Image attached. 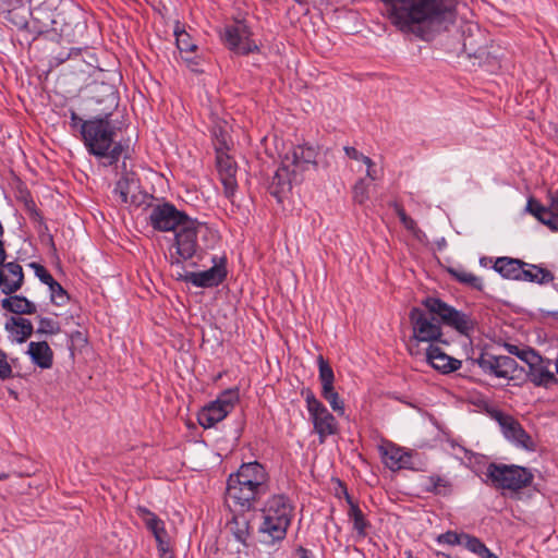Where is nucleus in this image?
<instances>
[{
	"instance_id": "39448f33",
	"label": "nucleus",
	"mask_w": 558,
	"mask_h": 558,
	"mask_svg": "<svg viewBox=\"0 0 558 558\" xmlns=\"http://www.w3.org/2000/svg\"><path fill=\"white\" fill-rule=\"evenodd\" d=\"M318 148L312 145L291 146L281 157L280 167L275 172L270 189L271 194L280 197L290 191L293 183L301 182L304 172L317 165Z\"/></svg>"
},
{
	"instance_id": "58836bf2",
	"label": "nucleus",
	"mask_w": 558,
	"mask_h": 558,
	"mask_svg": "<svg viewBox=\"0 0 558 558\" xmlns=\"http://www.w3.org/2000/svg\"><path fill=\"white\" fill-rule=\"evenodd\" d=\"M353 198L359 204H364L368 199V184L364 179H360L353 187Z\"/></svg>"
},
{
	"instance_id": "6ab92c4d",
	"label": "nucleus",
	"mask_w": 558,
	"mask_h": 558,
	"mask_svg": "<svg viewBox=\"0 0 558 558\" xmlns=\"http://www.w3.org/2000/svg\"><path fill=\"white\" fill-rule=\"evenodd\" d=\"M557 202L558 195L551 197L549 206H544L537 199L531 197L526 203L525 209L541 223L547 226L553 232H558V213L555 209Z\"/></svg>"
},
{
	"instance_id": "3c124183",
	"label": "nucleus",
	"mask_w": 558,
	"mask_h": 558,
	"mask_svg": "<svg viewBox=\"0 0 558 558\" xmlns=\"http://www.w3.org/2000/svg\"><path fill=\"white\" fill-rule=\"evenodd\" d=\"M337 391L333 388V383H330V384L324 383V384H322V396L324 397V399H327L330 395H333Z\"/></svg>"
},
{
	"instance_id": "13d9d810",
	"label": "nucleus",
	"mask_w": 558,
	"mask_h": 558,
	"mask_svg": "<svg viewBox=\"0 0 558 558\" xmlns=\"http://www.w3.org/2000/svg\"><path fill=\"white\" fill-rule=\"evenodd\" d=\"M551 316H553V317H555V318H558V311L554 312V313L551 314Z\"/></svg>"
},
{
	"instance_id": "6e6d98bb",
	"label": "nucleus",
	"mask_w": 558,
	"mask_h": 558,
	"mask_svg": "<svg viewBox=\"0 0 558 558\" xmlns=\"http://www.w3.org/2000/svg\"><path fill=\"white\" fill-rule=\"evenodd\" d=\"M8 477H9L8 473H0V481L1 480H7Z\"/></svg>"
},
{
	"instance_id": "a878e982",
	"label": "nucleus",
	"mask_w": 558,
	"mask_h": 558,
	"mask_svg": "<svg viewBox=\"0 0 558 558\" xmlns=\"http://www.w3.org/2000/svg\"><path fill=\"white\" fill-rule=\"evenodd\" d=\"M456 545L463 547L480 558H498L478 538L464 533H456Z\"/></svg>"
},
{
	"instance_id": "412c9836",
	"label": "nucleus",
	"mask_w": 558,
	"mask_h": 558,
	"mask_svg": "<svg viewBox=\"0 0 558 558\" xmlns=\"http://www.w3.org/2000/svg\"><path fill=\"white\" fill-rule=\"evenodd\" d=\"M23 282V269L16 263H8L0 270V288L3 293L17 291Z\"/></svg>"
},
{
	"instance_id": "2eb2a0df",
	"label": "nucleus",
	"mask_w": 558,
	"mask_h": 558,
	"mask_svg": "<svg viewBox=\"0 0 558 558\" xmlns=\"http://www.w3.org/2000/svg\"><path fill=\"white\" fill-rule=\"evenodd\" d=\"M136 512L146 529L153 534L159 558H173L171 537L166 529L165 521L145 507H138Z\"/></svg>"
},
{
	"instance_id": "49530a36",
	"label": "nucleus",
	"mask_w": 558,
	"mask_h": 558,
	"mask_svg": "<svg viewBox=\"0 0 558 558\" xmlns=\"http://www.w3.org/2000/svg\"><path fill=\"white\" fill-rule=\"evenodd\" d=\"M86 120L87 119L81 118L75 111H71L70 125L72 129L78 130L81 135H82L83 124L86 122Z\"/></svg>"
},
{
	"instance_id": "de8ad7c7",
	"label": "nucleus",
	"mask_w": 558,
	"mask_h": 558,
	"mask_svg": "<svg viewBox=\"0 0 558 558\" xmlns=\"http://www.w3.org/2000/svg\"><path fill=\"white\" fill-rule=\"evenodd\" d=\"M436 542L440 547H451L453 545V533L448 531L444 534H439L436 537Z\"/></svg>"
},
{
	"instance_id": "ea45409f",
	"label": "nucleus",
	"mask_w": 558,
	"mask_h": 558,
	"mask_svg": "<svg viewBox=\"0 0 558 558\" xmlns=\"http://www.w3.org/2000/svg\"><path fill=\"white\" fill-rule=\"evenodd\" d=\"M362 163L366 168V177L369 180L376 181L383 177V169L378 168L369 157L364 158Z\"/></svg>"
},
{
	"instance_id": "79ce46f5",
	"label": "nucleus",
	"mask_w": 558,
	"mask_h": 558,
	"mask_svg": "<svg viewBox=\"0 0 558 558\" xmlns=\"http://www.w3.org/2000/svg\"><path fill=\"white\" fill-rule=\"evenodd\" d=\"M221 182L223 184L225 194L227 197L231 198L236 190V180L232 174H221Z\"/></svg>"
},
{
	"instance_id": "cd10ccee",
	"label": "nucleus",
	"mask_w": 558,
	"mask_h": 558,
	"mask_svg": "<svg viewBox=\"0 0 558 558\" xmlns=\"http://www.w3.org/2000/svg\"><path fill=\"white\" fill-rule=\"evenodd\" d=\"M475 328L476 323L471 316L456 310V331L464 338L461 341L464 351L465 345L469 348L472 347V337L475 332Z\"/></svg>"
},
{
	"instance_id": "393cba45",
	"label": "nucleus",
	"mask_w": 558,
	"mask_h": 558,
	"mask_svg": "<svg viewBox=\"0 0 558 558\" xmlns=\"http://www.w3.org/2000/svg\"><path fill=\"white\" fill-rule=\"evenodd\" d=\"M426 357L428 363L444 374L453 372V357L445 353L437 344H430Z\"/></svg>"
},
{
	"instance_id": "09e8293b",
	"label": "nucleus",
	"mask_w": 558,
	"mask_h": 558,
	"mask_svg": "<svg viewBox=\"0 0 558 558\" xmlns=\"http://www.w3.org/2000/svg\"><path fill=\"white\" fill-rule=\"evenodd\" d=\"M219 172H220V175L223 173V174H232L233 177H235V168L233 167V165L231 163V161L229 159L227 160H219Z\"/></svg>"
},
{
	"instance_id": "1a4fd4ad",
	"label": "nucleus",
	"mask_w": 558,
	"mask_h": 558,
	"mask_svg": "<svg viewBox=\"0 0 558 558\" xmlns=\"http://www.w3.org/2000/svg\"><path fill=\"white\" fill-rule=\"evenodd\" d=\"M238 389L222 391L214 401H210L198 412L197 420L204 428H211L231 413L239 402Z\"/></svg>"
},
{
	"instance_id": "603ef678",
	"label": "nucleus",
	"mask_w": 558,
	"mask_h": 558,
	"mask_svg": "<svg viewBox=\"0 0 558 558\" xmlns=\"http://www.w3.org/2000/svg\"><path fill=\"white\" fill-rule=\"evenodd\" d=\"M4 257H5V253H4L3 244L0 241V265H2Z\"/></svg>"
},
{
	"instance_id": "4d7b16f0",
	"label": "nucleus",
	"mask_w": 558,
	"mask_h": 558,
	"mask_svg": "<svg viewBox=\"0 0 558 558\" xmlns=\"http://www.w3.org/2000/svg\"><path fill=\"white\" fill-rule=\"evenodd\" d=\"M555 369H556V373L558 375V357L556 359V362H555Z\"/></svg>"
},
{
	"instance_id": "f3484780",
	"label": "nucleus",
	"mask_w": 558,
	"mask_h": 558,
	"mask_svg": "<svg viewBox=\"0 0 558 558\" xmlns=\"http://www.w3.org/2000/svg\"><path fill=\"white\" fill-rule=\"evenodd\" d=\"M529 371L526 376L536 387L549 388L558 384L553 363L548 359L542 357L538 353L527 363Z\"/></svg>"
},
{
	"instance_id": "72a5a7b5",
	"label": "nucleus",
	"mask_w": 558,
	"mask_h": 558,
	"mask_svg": "<svg viewBox=\"0 0 558 558\" xmlns=\"http://www.w3.org/2000/svg\"><path fill=\"white\" fill-rule=\"evenodd\" d=\"M456 280L477 291H482L484 287L480 277L465 270H456Z\"/></svg>"
},
{
	"instance_id": "f704fd0d",
	"label": "nucleus",
	"mask_w": 558,
	"mask_h": 558,
	"mask_svg": "<svg viewBox=\"0 0 558 558\" xmlns=\"http://www.w3.org/2000/svg\"><path fill=\"white\" fill-rule=\"evenodd\" d=\"M50 293V300L53 304L58 306H62L68 303L69 295L68 292L62 288V286L56 280L48 287Z\"/></svg>"
},
{
	"instance_id": "7ed1b4c3",
	"label": "nucleus",
	"mask_w": 558,
	"mask_h": 558,
	"mask_svg": "<svg viewBox=\"0 0 558 558\" xmlns=\"http://www.w3.org/2000/svg\"><path fill=\"white\" fill-rule=\"evenodd\" d=\"M111 113L92 117L83 124L82 142L88 154L102 159L104 166L119 161L126 147L116 142L117 128L111 121Z\"/></svg>"
},
{
	"instance_id": "4468645a",
	"label": "nucleus",
	"mask_w": 558,
	"mask_h": 558,
	"mask_svg": "<svg viewBox=\"0 0 558 558\" xmlns=\"http://www.w3.org/2000/svg\"><path fill=\"white\" fill-rule=\"evenodd\" d=\"M213 266L203 271H185L180 278L196 288H214L219 286L227 277V258L215 255L211 257Z\"/></svg>"
},
{
	"instance_id": "a211bd4d",
	"label": "nucleus",
	"mask_w": 558,
	"mask_h": 558,
	"mask_svg": "<svg viewBox=\"0 0 558 558\" xmlns=\"http://www.w3.org/2000/svg\"><path fill=\"white\" fill-rule=\"evenodd\" d=\"M461 35L462 54H465L468 58H482L485 53L483 47L485 37L480 26L476 23L466 22L461 26Z\"/></svg>"
},
{
	"instance_id": "2f4dec72",
	"label": "nucleus",
	"mask_w": 558,
	"mask_h": 558,
	"mask_svg": "<svg viewBox=\"0 0 558 558\" xmlns=\"http://www.w3.org/2000/svg\"><path fill=\"white\" fill-rule=\"evenodd\" d=\"M349 518L353 522V529L360 537H365L368 522L366 521L362 510L359 508L357 505L353 504L351 500H349Z\"/></svg>"
},
{
	"instance_id": "c756f323",
	"label": "nucleus",
	"mask_w": 558,
	"mask_h": 558,
	"mask_svg": "<svg viewBox=\"0 0 558 558\" xmlns=\"http://www.w3.org/2000/svg\"><path fill=\"white\" fill-rule=\"evenodd\" d=\"M3 308L15 314H34L36 305L21 295H12L2 300Z\"/></svg>"
},
{
	"instance_id": "7c9ffc66",
	"label": "nucleus",
	"mask_w": 558,
	"mask_h": 558,
	"mask_svg": "<svg viewBox=\"0 0 558 558\" xmlns=\"http://www.w3.org/2000/svg\"><path fill=\"white\" fill-rule=\"evenodd\" d=\"M230 530L236 542H239L244 547L250 545V523L244 517L234 518L230 524Z\"/></svg>"
},
{
	"instance_id": "f8f14e48",
	"label": "nucleus",
	"mask_w": 558,
	"mask_h": 558,
	"mask_svg": "<svg viewBox=\"0 0 558 558\" xmlns=\"http://www.w3.org/2000/svg\"><path fill=\"white\" fill-rule=\"evenodd\" d=\"M473 347L465 345L466 361L472 364H478L484 373L496 376L497 378L512 379L518 368V363L510 356L507 355H489L485 357L482 353L480 357H473Z\"/></svg>"
},
{
	"instance_id": "864d4df0",
	"label": "nucleus",
	"mask_w": 558,
	"mask_h": 558,
	"mask_svg": "<svg viewBox=\"0 0 558 558\" xmlns=\"http://www.w3.org/2000/svg\"><path fill=\"white\" fill-rule=\"evenodd\" d=\"M436 555H437V557L450 558V553H446L445 550H441V549L437 550Z\"/></svg>"
},
{
	"instance_id": "37998d69",
	"label": "nucleus",
	"mask_w": 558,
	"mask_h": 558,
	"mask_svg": "<svg viewBox=\"0 0 558 558\" xmlns=\"http://www.w3.org/2000/svg\"><path fill=\"white\" fill-rule=\"evenodd\" d=\"M397 215L405 229L413 233L416 231L415 221L411 217H409L402 208L397 207Z\"/></svg>"
},
{
	"instance_id": "052dcab7",
	"label": "nucleus",
	"mask_w": 558,
	"mask_h": 558,
	"mask_svg": "<svg viewBox=\"0 0 558 558\" xmlns=\"http://www.w3.org/2000/svg\"><path fill=\"white\" fill-rule=\"evenodd\" d=\"M448 271L453 275V269L452 268H449Z\"/></svg>"
},
{
	"instance_id": "a19ab883",
	"label": "nucleus",
	"mask_w": 558,
	"mask_h": 558,
	"mask_svg": "<svg viewBox=\"0 0 558 558\" xmlns=\"http://www.w3.org/2000/svg\"><path fill=\"white\" fill-rule=\"evenodd\" d=\"M31 267L34 269L36 277L47 287L54 281L53 277L40 264L32 263Z\"/></svg>"
},
{
	"instance_id": "c9c22d12",
	"label": "nucleus",
	"mask_w": 558,
	"mask_h": 558,
	"mask_svg": "<svg viewBox=\"0 0 558 558\" xmlns=\"http://www.w3.org/2000/svg\"><path fill=\"white\" fill-rule=\"evenodd\" d=\"M60 332V325L57 320L50 317H39L37 333L41 335H57Z\"/></svg>"
},
{
	"instance_id": "b1692460",
	"label": "nucleus",
	"mask_w": 558,
	"mask_h": 558,
	"mask_svg": "<svg viewBox=\"0 0 558 558\" xmlns=\"http://www.w3.org/2000/svg\"><path fill=\"white\" fill-rule=\"evenodd\" d=\"M27 354L32 362L43 369H47L52 366L53 352L46 341L29 342Z\"/></svg>"
},
{
	"instance_id": "f257e3e1",
	"label": "nucleus",
	"mask_w": 558,
	"mask_h": 558,
	"mask_svg": "<svg viewBox=\"0 0 558 558\" xmlns=\"http://www.w3.org/2000/svg\"><path fill=\"white\" fill-rule=\"evenodd\" d=\"M269 489L270 477L262 463H242L227 480L226 501L229 507L246 512L254 509Z\"/></svg>"
},
{
	"instance_id": "c03bdc74",
	"label": "nucleus",
	"mask_w": 558,
	"mask_h": 558,
	"mask_svg": "<svg viewBox=\"0 0 558 558\" xmlns=\"http://www.w3.org/2000/svg\"><path fill=\"white\" fill-rule=\"evenodd\" d=\"M331 407V409L338 413L339 415L344 414V404L340 400L338 392L330 395L327 399H325Z\"/></svg>"
},
{
	"instance_id": "8fccbe9b",
	"label": "nucleus",
	"mask_w": 558,
	"mask_h": 558,
	"mask_svg": "<svg viewBox=\"0 0 558 558\" xmlns=\"http://www.w3.org/2000/svg\"><path fill=\"white\" fill-rule=\"evenodd\" d=\"M344 151H345V155L351 158V159H354L356 161H361L363 162V159L364 158H367V156L363 155L362 153H360L357 149H355L354 147H350V146H345L344 148Z\"/></svg>"
},
{
	"instance_id": "9d476101",
	"label": "nucleus",
	"mask_w": 558,
	"mask_h": 558,
	"mask_svg": "<svg viewBox=\"0 0 558 558\" xmlns=\"http://www.w3.org/2000/svg\"><path fill=\"white\" fill-rule=\"evenodd\" d=\"M302 395L305 399L306 409L314 430L318 434L320 442H324L326 437L335 435L338 430L336 417L311 390L303 391Z\"/></svg>"
},
{
	"instance_id": "5fc2aeb1",
	"label": "nucleus",
	"mask_w": 558,
	"mask_h": 558,
	"mask_svg": "<svg viewBox=\"0 0 558 558\" xmlns=\"http://www.w3.org/2000/svg\"><path fill=\"white\" fill-rule=\"evenodd\" d=\"M461 364H462V361L456 359V365H454L456 372L460 369Z\"/></svg>"
},
{
	"instance_id": "ddd939ff",
	"label": "nucleus",
	"mask_w": 558,
	"mask_h": 558,
	"mask_svg": "<svg viewBox=\"0 0 558 558\" xmlns=\"http://www.w3.org/2000/svg\"><path fill=\"white\" fill-rule=\"evenodd\" d=\"M190 218L171 203L156 204L149 211V225L160 232L175 231Z\"/></svg>"
},
{
	"instance_id": "0eeeda50",
	"label": "nucleus",
	"mask_w": 558,
	"mask_h": 558,
	"mask_svg": "<svg viewBox=\"0 0 558 558\" xmlns=\"http://www.w3.org/2000/svg\"><path fill=\"white\" fill-rule=\"evenodd\" d=\"M209 228L190 218L174 231V240L170 247V263L171 265H183L184 262L193 258L198 251V235H206L209 233Z\"/></svg>"
},
{
	"instance_id": "9b49d317",
	"label": "nucleus",
	"mask_w": 558,
	"mask_h": 558,
	"mask_svg": "<svg viewBox=\"0 0 558 558\" xmlns=\"http://www.w3.org/2000/svg\"><path fill=\"white\" fill-rule=\"evenodd\" d=\"M489 416L498 423L502 435L507 440L512 442L514 446L534 450L535 444L531 436L524 430L522 425L512 415H509L498 409L488 410Z\"/></svg>"
},
{
	"instance_id": "e433bc0d",
	"label": "nucleus",
	"mask_w": 558,
	"mask_h": 558,
	"mask_svg": "<svg viewBox=\"0 0 558 558\" xmlns=\"http://www.w3.org/2000/svg\"><path fill=\"white\" fill-rule=\"evenodd\" d=\"M506 349L508 353L515 355L526 364L531 362V359H533L534 355L537 353L535 350L531 348H519L518 345L510 343L506 344Z\"/></svg>"
},
{
	"instance_id": "4c0bfd02",
	"label": "nucleus",
	"mask_w": 558,
	"mask_h": 558,
	"mask_svg": "<svg viewBox=\"0 0 558 558\" xmlns=\"http://www.w3.org/2000/svg\"><path fill=\"white\" fill-rule=\"evenodd\" d=\"M318 362V371H319V380L322 384L327 383H333L335 375L332 368L329 366V364L324 360L322 355L317 359Z\"/></svg>"
},
{
	"instance_id": "20e7f679",
	"label": "nucleus",
	"mask_w": 558,
	"mask_h": 558,
	"mask_svg": "<svg viewBox=\"0 0 558 558\" xmlns=\"http://www.w3.org/2000/svg\"><path fill=\"white\" fill-rule=\"evenodd\" d=\"M410 323L412 341L434 344L441 336V326L453 325V307L438 298H426L421 307L411 310Z\"/></svg>"
},
{
	"instance_id": "423d86ee",
	"label": "nucleus",
	"mask_w": 558,
	"mask_h": 558,
	"mask_svg": "<svg viewBox=\"0 0 558 558\" xmlns=\"http://www.w3.org/2000/svg\"><path fill=\"white\" fill-rule=\"evenodd\" d=\"M293 517V506L284 495H274L267 499L262 509L258 526L259 542L275 545L284 539Z\"/></svg>"
},
{
	"instance_id": "4be33fe9",
	"label": "nucleus",
	"mask_w": 558,
	"mask_h": 558,
	"mask_svg": "<svg viewBox=\"0 0 558 558\" xmlns=\"http://www.w3.org/2000/svg\"><path fill=\"white\" fill-rule=\"evenodd\" d=\"M5 330L11 341L23 343L32 336L34 328L29 319L12 316L5 323Z\"/></svg>"
},
{
	"instance_id": "a18cd8bd",
	"label": "nucleus",
	"mask_w": 558,
	"mask_h": 558,
	"mask_svg": "<svg viewBox=\"0 0 558 558\" xmlns=\"http://www.w3.org/2000/svg\"><path fill=\"white\" fill-rule=\"evenodd\" d=\"M11 374L12 368L8 362L7 354L0 350V379L9 378Z\"/></svg>"
},
{
	"instance_id": "dca6fc26",
	"label": "nucleus",
	"mask_w": 558,
	"mask_h": 558,
	"mask_svg": "<svg viewBox=\"0 0 558 558\" xmlns=\"http://www.w3.org/2000/svg\"><path fill=\"white\" fill-rule=\"evenodd\" d=\"M250 37V28L244 22L236 21L225 28L223 39L227 46L236 53L246 54L257 49Z\"/></svg>"
},
{
	"instance_id": "680f3d73",
	"label": "nucleus",
	"mask_w": 558,
	"mask_h": 558,
	"mask_svg": "<svg viewBox=\"0 0 558 558\" xmlns=\"http://www.w3.org/2000/svg\"><path fill=\"white\" fill-rule=\"evenodd\" d=\"M555 209H556V211L558 213V202H557V203H556V205H555Z\"/></svg>"
},
{
	"instance_id": "bf43d9fd",
	"label": "nucleus",
	"mask_w": 558,
	"mask_h": 558,
	"mask_svg": "<svg viewBox=\"0 0 558 558\" xmlns=\"http://www.w3.org/2000/svg\"><path fill=\"white\" fill-rule=\"evenodd\" d=\"M473 458L475 459V461L477 462L480 459H482V457H478V456H473Z\"/></svg>"
},
{
	"instance_id": "473e14b6",
	"label": "nucleus",
	"mask_w": 558,
	"mask_h": 558,
	"mask_svg": "<svg viewBox=\"0 0 558 558\" xmlns=\"http://www.w3.org/2000/svg\"><path fill=\"white\" fill-rule=\"evenodd\" d=\"M177 47L181 52H193L196 49V45L191 38L190 34L184 29L175 27L174 29Z\"/></svg>"
},
{
	"instance_id": "6e6552de",
	"label": "nucleus",
	"mask_w": 558,
	"mask_h": 558,
	"mask_svg": "<svg viewBox=\"0 0 558 558\" xmlns=\"http://www.w3.org/2000/svg\"><path fill=\"white\" fill-rule=\"evenodd\" d=\"M485 475L486 482H490L494 487L510 492H519L534 480L533 473L526 468L494 462L487 465Z\"/></svg>"
},
{
	"instance_id": "aec40b11",
	"label": "nucleus",
	"mask_w": 558,
	"mask_h": 558,
	"mask_svg": "<svg viewBox=\"0 0 558 558\" xmlns=\"http://www.w3.org/2000/svg\"><path fill=\"white\" fill-rule=\"evenodd\" d=\"M379 452L384 464L392 471L408 468L411 463L410 453L392 442L379 446Z\"/></svg>"
},
{
	"instance_id": "5701e85b",
	"label": "nucleus",
	"mask_w": 558,
	"mask_h": 558,
	"mask_svg": "<svg viewBox=\"0 0 558 558\" xmlns=\"http://www.w3.org/2000/svg\"><path fill=\"white\" fill-rule=\"evenodd\" d=\"M527 263L512 257H498L494 263V270L498 272L502 278L508 280H520L522 267H525Z\"/></svg>"
},
{
	"instance_id": "c85d7f7f",
	"label": "nucleus",
	"mask_w": 558,
	"mask_h": 558,
	"mask_svg": "<svg viewBox=\"0 0 558 558\" xmlns=\"http://www.w3.org/2000/svg\"><path fill=\"white\" fill-rule=\"evenodd\" d=\"M554 280V275L537 265L529 264L525 267H522L520 280L519 281H527V282H536L539 284L549 283Z\"/></svg>"
},
{
	"instance_id": "bb28decb",
	"label": "nucleus",
	"mask_w": 558,
	"mask_h": 558,
	"mask_svg": "<svg viewBox=\"0 0 558 558\" xmlns=\"http://www.w3.org/2000/svg\"><path fill=\"white\" fill-rule=\"evenodd\" d=\"M137 189V181L133 173L126 172L116 183L113 196L121 204L131 202V194Z\"/></svg>"
},
{
	"instance_id": "f03ea898",
	"label": "nucleus",
	"mask_w": 558,
	"mask_h": 558,
	"mask_svg": "<svg viewBox=\"0 0 558 558\" xmlns=\"http://www.w3.org/2000/svg\"><path fill=\"white\" fill-rule=\"evenodd\" d=\"M390 5L391 22L403 32L421 24L440 25L450 13V0H383Z\"/></svg>"
}]
</instances>
